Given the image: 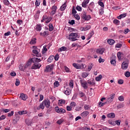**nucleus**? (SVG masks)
Segmentation results:
<instances>
[{
  "mask_svg": "<svg viewBox=\"0 0 130 130\" xmlns=\"http://www.w3.org/2000/svg\"><path fill=\"white\" fill-rule=\"evenodd\" d=\"M67 38L71 41H77L80 38V36L77 33H71Z\"/></svg>",
  "mask_w": 130,
  "mask_h": 130,
  "instance_id": "obj_1",
  "label": "nucleus"
},
{
  "mask_svg": "<svg viewBox=\"0 0 130 130\" xmlns=\"http://www.w3.org/2000/svg\"><path fill=\"white\" fill-rule=\"evenodd\" d=\"M79 82L81 87H82L84 90H87V89H88V83L86 80L84 79H81Z\"/></svg>",
  "mask_w": 130,
  "mask_h": 130,
  "instance_id": "obj_2",
  "label": "nucleus"
},
{
  "mask_svg": "<svg viewBox=\"0 0 130 130\" xmlns=\"http://www.w3.org/2000/svg\"><path fill=\"white\" fill-rule=\"evenodd\" d=\"M55 111L57 113H59V114H63V113H66V110L63 108H59L58 106L55 107Z\"/></svg>",
  "mask_w": 130,
  "mask_h": 130,
  "instance_id": "obj_3",
  "label": "nucleus"
},
{
  "mask_svg": "<svg viewBox=\"0 0 130 130\" xmlns=\"http://www.w3.org/2000/svg\"><path fill=\"white\" fill-rule=\"evenodd\" d=\"M128 68V59H126L121 64L122 70H126Z\"/></svg>",
  "mask_w": 130,
  "mask_h": 130,
  "instance_id": "obj_4",
  "label": "nucleus"
},
{
  "mask_svg": "<svg viewBox=\"0 0 130 130\" xmlns=\"http://www.w3.org/2000/svg\"><path fill=\"white\" fill-rule=\"evenodd\" d=\"M54 67V65L53 64H50L46 66V70H45V72H46V73H49L50 72H52L53 71V68Z\"/></svg>",
  "mask_w": 130,
  "mask_h": 130,
  "instance_id": "obj_5",
  "label": "nucleus"
},
{
  "mask_svg": "<svg viewBox=\"0 0 130 130\" xmlns=\"http://www.w3.org/2000/svg\"><path fill=\"white\" fill-rule=\"evenodd\" d=\"M81 18L85 21H89V20L91 19V16L87 15V13L86 12H84L81 15Z\"/></svg>",
  "mask_w": 130,
  "mask_h": 130,
  "instance_id": "obj_6",
  "label": "nucleus"
},
{
  "mask_svg": "<svg viewBox=\"0 0 130 130\" xmlns=\"http://www.w3.org/2000/svg\"><path fill=\"white\" fill-rule=\"evenodd\" d=\"M39 52H40V49L38 48H37L36 49L32 50V53H34V54H36L37 57H41V53Z\"/></svg>",
  "mask_w": 130,
  "mask_h": 130,
  "instance_id": "obj_7",
  "label": "nucleus"
},
{
  "mask_svg": "<svg viewBox=\"0 0 130 130\" xmlns=\"http://www.w3.org/2000/svg\"><path fill=\"white\" fill-rule=\"evenodd\" d=\"M105 50H106V49H105V48H100L97 49L96 52L98 54H103V53H104V52H105Z\"/></svg>",
  "mask_w": 130,
  "mask_h": 130,
  "instance_id": "obj_8",
  "label": "nucleus"
},
{
  "mask_svg": "<svg viewBox=\"0 0 130 130\" xmlns=\"http://www.w3.org/2000/svg\"><path fill=\"white\" fill-rule=\"evenodd\" d=\"M40 68H41V64H36V63H35L31 67V70H37L38 69H40Z\"/></svg>",
  "mask_w": 130,
  "mask_h": 130,
  "instance_id": "obj_9",
  "label": "nucleus"
},
{
  "mask_svg": "<svg viewBox=\"0 0 130 130\" xmlns=\"http://www.w3.org/2000/svg\"><path fill=\"white\" fill-rule=\"evenodd\" d=\"M43 103H44V105L47 108H49V106H50V101H49V100H46L43 101Z\"/></svg>",
  "mask_w": 130,
  "mask_h": 130,
  "instance_id": "obj_10",
  "label": "nucleus"
},
{
  "mask_svg": "<svg viewBox=\"0 0 130 130\" xmlns=\"http://www.w3.org/2000/svg\"><path fill=\"white\" fill-rule=\"evenodd\" d=\"M45 107V106L43 103V102L40 104V106H39L37 108V110H40V109H42V110H43V109H44Z\"/></svg>",
  "mask_w": 130,
  "mask_h": 130,
  "instance_id": "obj_11",
  "label": "nucleus"
},
{
  "mask_svg": "<svg viewBox=\"0 0 130 130\" xmlns=\"http://www.w3.org/2000/svg\"><path fill=\"white\" fill-rule=\"evenodd\" d=\"M89 0H84L83 3H82V7L83 8H87V5L89 4Z\"/></svg>",
  "mask_w": 130,
  "mask_h": 130,
  "instance_id": "obj_12",
  "label": "nucleus"
},
{
  "mask_svg": "<svg viewBox=\"0 0 130 130\" xmlns=\"http://www.w3.org/2000/svg\"><path fill=\"white\" fill-rule=\"evenodd\" d=\"M88 115H89V112L86 111L83 112L81 114V116H82V117H83V118L87 117Z\"/></svg>",
  "mask_w": 130,
  "mask_h": 130,
  "instance_id": "obj_13",
  "label": "nucleus"
},
{
  "mask_svg": "<svg viewBox=\"0 0 130 130\" xmlns=\"http://www.w3.org/2000/svg\"><path fill=\"white\" fill-rule=\"evenodd\" d=\"M107 116L108 118H114V117H115V114H114V113H109Z\"/></svg>",
  "mask_w": 130,
  "mask_h": 130,
  "instance_id": "obj_14",
  "label": "nucleus"
},
{
  "mask_svg": "<svg viewBox=\"0 0 130 130\" xmlns=\"http://www.w3.org/2000/svg\"><path fill=\"white\" fill-rule=\"evenodd\" d=\"M32 62L34 63H35V62H40L41 61V60L40 58L34 57L32 58Z\"/></svg>",
  "mask_w": 130,
  "mask_h": 130,
  "instance_id": "obj_15",
  "label": "nucleus"
},
{
  "mask_svg": "<svg viewBox=\"0 0 130 130\" xmlns=\"http://www.w3.org/2000/svg\"><path fill=\"white\" fill-rule=\"evenodd\" d=\"M107 42L110 45H113L115 43V41H114L113 39H110L108 40Z\"/></svg>",
  "mask_w": 130,
  "mask_h": 130,
  "instance_id": "obj_16",
  "label": "nucleus"
},
{
  "mask_svg": "<svg viewBox=\"0 0 130 130\" xmlns=\"http://www.w3.org/2000/svg\"><path fill=\"white\" fill-rule=\"evenodd\" d=\"M20 98L22 99V100L25 101L27 99V95H25L24 93H21L20 94Z\"/></svg>",
  "mask_w": 130,
  "mask_h": 130,
  "instance_id": "obj_17",
  "label": "nucleus"
},
{
  "mask_svg": "<svg viewBox=\"0 0 130 130\" xmlns=\"http://www.w3.org/2000/svg\"><path fill=\"white\" fill-rule=\"evenodd\" d=\"M126 17V13H124L120 14L119 16H117V19L120 20V19H123V18H125Z\"/></svg>",
  "mask_w": 130,
  "mask_h": 130,
  "instance_id": "obj_18",
  "label": "nucleus"
},
{
  "mask_svg": "<svg viewBox=\"0 0 130 130\" xmlns=\"http://www.w3.org/2000/svg\"><path fill=\"white\" fill-rule=\"evenodd\" d=\"M87 84H88L89 86H95L96 85V83L94 81L88 80L87 81Z\"/></svg>",
  "mask_w": 130,
  "mask_h": 130,
  "instance_id": "obj_19",
  "label": "nucleus"
},
{
  "mask_svg": "<svg viewBox=\"0 0 130 130\" xmlns=\"http://www.w3.org/2000/svg\"><path fill=\"white\" fill-rule=\"evenodd\" d=\"M64 93L66 95H69L72 93V90L69 88H66V90H65Z\"/></svg>",
  "mask_w": 130,
  "mask_h": 130,
  "instance_id": "obj_20",
  "label": "nucleus"
},
{
  "mask_svg": "<svg viewBox=\"0 0 130 130\" xmlns=\"http://www.w3.org/2000/svg\"><path fill=\"white\" fill-rule=\"evenodd\" d=\"M63 104H66V100H59L58 105H59V106H61L62 105H63Z\"/></svg>",
  "mask_w": 130,
  "mask_h": 130,
  "instance_id": "obj_21",
  "label": "nucleus"
},
{
  "mask_svg": "<svg viewBox=\"0 0 130 130\" xmlns=\"http://www.w3.org/2000/svg\"><path fill=\"white\" fill-rule=\"evenodd\" d=\"M27 113H28V111H27L26 110L20 111L18 112V114L19 115H23L24 114H27Z\"/></svg>",
  "mask_w": 130,
  "mask_h": 130,
  "instance_id": "obj_22",
  "label": "nucleus"
},
{
  "mask_svg": "<svg viewBox=\"0 0 130 130\" xmlns=\"http://www.w3.org/2000/svg\"><path fill=\"white\" fill-rule=\"evenodd\" d=\"M113 23L114 24H115V25H116V26H119V25L120 24V21H119V20L117 19H114L113 21Z\"/></svg>",
  "mask_w": 130,
  "mask_h": 130,
  "instance_id": "obj_23",
  "label": "nucleus"
},
{
  "mask_svg": "<svg viewBox=\"0 0 130 130\" xmlns=\"http://www.w3.org/2000/svg\"><path fill=\"white\" fill-rule=\"evenodd\" d=\"M48 18V16L46 14H44L42 17V20H41V22L43 23Z\"/></svg>",
  "mask_w": 130,
  "mask_h": 130,
  "instance_id": "obj_24",
  "label": "nucleus"
},
{
  "mask_svg": "<svg viewBox=\"0 0 130 130\" xmlns=\"http://www.w3.org/2000/svg\"><path fill=\"white\" fill-rule=\"evenodd\" d=\"M67 8V4L64 3L60 8V11H64Z\"/></svg>",
  "mask_w": 130,
  "mask_h": 130,
  "instance_id": "obj_25",
  "label": "nucleus"
},
{
  "mask_svg": "<svg viewBox=\"0 0 130 130\" xmlns=\"http://www.w3.org/2000/svg\"><path fill=\"white\" fill-rule=\"evenodd\" d=\"M36 38H32L31 41L29 42V44L33 45L36 44Z\"/></svg>",
  "mask_w": 130,
  "mask_h": 130,
  "instance_id": "obj_26",
  "label": "nucleus"
},
{
  "mask_svg": "<svg viewBox=\"0 0 130 130\" xmlns=\"http://www.w3.org/2000/svg\"><path fill=\"white\" fill-rule=\"evenodd\" d=\"M73 67L75 68V69H77L79 70V69H81V66H80V64L74 63L73 64Z\"/></svg>",
  "mask_w": 130,
  "mask_h": 130,
  "instance_id": "obj_27",
  "label": "nucleus"
},
{
  "mask_svg": "<svg viewBox=\"0 0 130 130\" xmlns=\"http://www.w3.org/2000/svg\"><path fill=\"white\" fill-rule=\"evenodd\" d=\"M81 76L82 78H87L89 76V73L87 72H83L82 73Z\"/></svg>",
  "mask_w": 130,
  "mask_h": 130,
  "instance_id": "obj_28",
  "label": "nucleus"
},
{
  "mask_svg": "<svg viewBox=\"0 0 130 130\" xmlns=\"http://www.w3.org/2000/svg\"><path fill=\"white\" fill-rule=\"evenodd\" d=\"M102 79V75H100L99 76H98L95 78V81H96V82H99V81H101Z\"/></svg>",
  "mask_w": 130,
  "mask_h": 130,
  "instance_id": "obj_29",
  "label": "nucleus"
},
{
  "mask_svg": "<svg viewBox=\"0 0 130 130\" xmlns=\"http://www.w3.org/2000/svg\"><path fill=\"white\" fill-rule=\"evenodd\" d=\"M32 62H33V60L32 58H29L28 60V61L27 62L26 64L30 67V66H31V64H32Z\"/></svg>",
  "mask_w": 130,
  "mask_h": 130,
  "instance_id": "obj_30",
  "label": "nucleus"
},
{
  "mask_svg": "<svg viewBox=\"0 0 130 130\" xmlns=\"http://www.w3.org/2000/svg\"><path fill=\"white\" fill-rule=\"evenodd\" d=\"M66 50H67V47L64 46L61 47L58 49L59 52L66 51Z\"/></svg>",
  "mask_w": 130,
  "mask_h": 130,
  "instance_id": "obj_31",
  "label": "nucleus"
},
{
  "mask_svg": "<svg viewBox=\"0 0 130 130\" xmlns=\"http://www.w3.org/2000/svg\"><path fill=\"white\" fill-rule=\"evenodd\" d=\"M41 29H42L41 24H37L36 25V29L37 30V31H40Z\"/></svg>",
  "mask_w": 130,
  "mask_h": 130,
  "instance_id": "obj_32",
  "label": "nucleus"
},
{
  "mask_svg": "<svg viewBox=\"0 0 130 130\" xmlns=\"http://www.w3.org/2000/svg\"><path fill=\"white\" fill-rule=\"evenodd\" d=\"M51 20H52V17H48L47 19L45 20L46 24H48V23H49Z\"/></svg>",
  "mask_w": 130,
  "mask_h": 130,
  "instance_id": "obj_33",
  "label": "nucleus"
},
{
  "mask_svg": "<svg viewBox=\"0 0 130 130\" xmlns=\"http://www.w3.org/2000/svg\"><path fill=\"white\" fill-rule=\"evenodd\" d=\"M111 64L115 67L116 66V61L115 59H112L110 61Z\"/></svg>",
  "mask_w": 130,
  "mask_h": 130,
  "instance_id": "obj_34",
  "label": "nucleus"
},
{
  "mask_svg": "<svg viewBox=\"0 0 130 130\" xmlns=\"http://www.w3.org/2000/svg\"><path fill=\"white\" fill-rule=\"evenodd\" d=\"M49 31L53 30V25H52V23L49 24Z\"/></svg>",
  "mask_w": 130,
  "mask_h": 130,
  "instance_id": "obj_35",
  "label": "nucleus"
},
{
  "mask_svg": "<svg viewBox=\"0 0 130 130\" xmlns=\"http://www.w3.org/2000/svg\"><path fill=\"white\" fill-rule=\"evenodd\" d=\"M124 107V105L122 103H121V104H119L117 106V108H118V109H120V108H123Z\"/></svg>",
  "mask_w": 130,
  "mask_h": 130,
  "instance_id": "obj_36",
  "label": "nucleus"
},
{
  "mask_svg": "<svg viewBox=\"0 0 130 130\" xmlns=\"http://www.w3.org/2000/svg\"><path fill=\"white\" fill-rule=\"evenodd\" d=\"M47 51V48H46V46L45 45V46H44L43 49L42 50L43 54H44V53H45Z\"/></svg>",
  "mask_w": 130,
  "mask_h": 130,
  "instance_id": "obj_37",
  "label": "nucleus"
},
{
  "mask_svg": "<svg viewBox=\"0 0 130 130\" xmlns=\"http://www.w3.org/2000/svg\"><path fill=\"white\" fill-rule=\"evenodd\" d=\"M87 8H89L93 10V9H94V3L93 2L90 3Z\"/></svg>",
  "mask_w": 130,
  "mask_h": 130,
  "instance_id": "obj_38",
  "label": "nucleus"
},
{
  "mask_svg": "<svg viewBox=\"0 0 130 130\" xmlns=\"http://www.w3.org/2000/svg\"><path fill=\"white\" fill-rule=\"evenodd\" d=\"M69 86L71 87V88H74V81H73V80H70Z\"/></svg>",
  "mask_w": 130,
  "mask_h": 130,
  "instance_id": "obj_39",
  "label": "nucleus"
},
{
  "mask_svg": "<svg viewBox=\"0 0 130 130\" xmlns=\"http://www.w3.org/2000/svg\"><path fill=\"white\" fill-rule=\"evenodd\" d=\"M93 68V64L92 63H90L89 65L88 66V72H90L91 70H92V68Z\"/></svg>",
  "mask_w": 130,
  "mask_h": 130,
  "instance_id": "obj_40",
  "label": "nucleus"
},
{
  "mask_svg": "<svg viewBox=\"0 0 130 130\" xmlns=\"http://www.w3.org/2000/svg\"><path fill=\"white\" fill-rule=\"evenodd\" d=\"M35 6L36 7H39L40 6V0H36Z\"/></svg>",
  "mask_w": 130,
  "mask_h": 130,
  "instance_id": "obj_41",
  "label": "nucleus"
},
{
  "mask_svg": "<svg viewBox=\"0 0 130 130\" xmlns=\"http://www.w3.org/2000/svg\"><path fill=\"white\" fill-rule=\"evenodd\" d=\"M107 103V102L102 103L101 102H99V105L100 107H102L104 105H105V104H106Z\"/></svg>",
  "mask_w": 130,
  "mask_h": 130,
  "instance_id": "obj_42",
  "label": "nucleus"
},
{
  "mask_svg": "<svg viewBox=\"0 0 130 130\" xmlns=\"http://www.w3.org/2000/svg\"><path fill=\"white\" fill-rule=\"evenodd\" d=\"M3 3L5 6H9L10 5V2L8 0H4Z\"/></svg>",
  "mask_w": 130,
  "mask_h": 130,
  "instance_id": "obj_43",
  "label": "nucleus"
},
{
  "mask_svg": "<svg viewBox=\"0 0 130 130\" xmlns=\"http://www.w3.org/2000/svg\"><path fill=\"white\" fill-rule=\"evenodd\" d=\"M90 28L91 26H90V25H87L83 28V30H84V31H87V30H89V29H90Z\"/></svg>",
  "mask_w": 130,
  "mask_h": 130,
  "instance_id": "obj_44",
  "label": "nucleus"
},
{
  "mask_svg": "<svg viewBox=\"0 0 130 130\" xmlns=\"http://www.w3.org/2000/svg\"><path fill=\"white\" fill-rule=\"evenodd\" d=\"M54 57V56H50L48 59V62H51V61L53 59Z\"/></svg>",
  "mask_w": 130,
  "mask_h": 130,
  "instance_id": "obj_45",
  "label": "nucleus"
},
{
  "mask_svg": "<svg viewBox=\"0 0 130 130\" xmlns=\"http://www.w3.org/2000/svg\"><path fill=\"white\" fill-rule=\"evenodd\" d=\"M117 55L119 60H120L121 59V53L120 52H118Z\"/></svg>",
  "mask_w": 130,
  "mask_h": 130,
  "instance_id": "obj_46",
  "label": "nucleus"
},
{
  "mask_svg": "<svg viewBox=\"0 0 130 130\" xmlns=\"http://www.w3.org/2000/svg\"><path fill=\"white\" fill-rule=\"evenodd\" d=\"M19 68L20 71H21L22 72H24V71H25V68L24 67V66L20 65Z\"/></svg>",
  "mask_w": 130,
  "mask_h": 130,
  "instance_id": "obj_47",
  "label": "nucleus"
},
{
  "mask_svg": "<svg viewBox=\"0 0 130 130\" xmlns=\"http://www.w3.org/2000/svg\"><path fill=\"white\" fill-rule=\"evenodd\" d=\"M72 14L73 15H76V14H77V11L75 9V6H73L72 8Z\"/></svg>",
  "mask_w": 130,
  "mask_h": 130,
  "instance_id": "obj_48",
  "label": "nucleus"
},
{
  "mask_svg": "<svg viewBox=\"0 0 130 130\" xmlns=\"http://www.w3.org/2000/svg\"><path fill=\"white\" fill-rule=\"evenodd\" d=\"M72 109H73V107L71 106H68L67 107V110L68 111H72Z\"/></svg>",
  "mask_w": 130,
  "mask_h": 130,
  "instance_id": "obj_49",
  "label": "nucleus"
},
{
  "mask_svg": "<svg viewBox=\"0 0 130 130\" xmlns=\"http://www.w3.org/2000/svg\"><path fill=\"white\" fill-rule=\"evenodd\" d=\"M124 75L125 77H126V78H129V77H130V72L128 71L125 72Z\"/></svg>",
  "mask_w": 130,
  "mask_h": 130,
  "instance_id": "obj_50",
  "label": "nucleus"
},
{
  "mask_svg": "<svg viewBox=\"0 0 130 130\" xmlns=\"http://www.w3.org/2000/svg\"><path fill=\"white\" fill-rule=\"evenodd\" d=\"M118 100L121 102L124 101V98H123V96L121 95L119 96Z\"/></svg>",
  "mask_w": 130,
  "mask_h": 130,
  "instance_id": "obj_51",
  "label": "nucleus"
},
{
  "mask_svg": "<svg viewBox=\"0 0 130 130\" xmlns=\"http://www.w3.org/2000/svg\"><path fill=\"white\" fill-rule=\"evenodd\" d=\"M40 35H41V36H43V37H46L47 36H48L49 34L48 33H41Z\"/></svg>",
  "mask_w": 130,
  "mask_h": 130,
  "instance_id": "obj_52",
  "label": "nucleus"
},
{
  "mask_svg": "<svg viewBox=\"0 0 130 130\" xmlns=\"http://www.w3.org/2000/svg\"><path fill=\"white\" fill-rule=\"evenodd\" d=\"M17 23L18 24V25H19V26H20V25H22V24H23V21L22 20H18L17 21Z\"/></svg>",
  "mask_w": 130,
  "mask_h": 130,
  "instance_id": "obj_53",
  "label": "nucleus"
},
{
  "mask_svg": "<svg viewBox=\"0 0 130 130\" xmlns=\"http://www.w3.org/2000/svg\"><path fill=\"white\" fill-rule=\"evenodd\" d=\"M80 69H81V70H83V69H85L87 66L85 64L82 63L81 65H80Z\"/></svg>",
  "mask_w": 130,
  "mask_h": 130,
  "instance_id": "obj_54",
  "label": "nucleus"
},
{
  "mask_svg": "<svg viewBox=\"0 0 130 130\" xmlns=\"http://www.w3.org/2000/svg\"><path fill=\"white\" fill-rule=\"evenodd\" d=\"M54 87H58L59 86V82L58 81H56L54 83Z\"/></svg>",
  "mask_w": 130,
  "mask_h": 130,
  "instance_id": "obj_55",
  "label": "nucleus"
},
{
  "mask_svg": "<svg viewBox=\"0 0 130 130\" xmlns=\"http://www.w3.org/2000/svg\"><path fill=\"white\" fill-rule=\"evenodd\" d=\"M20 85V80L18 79H16L15 85L19 86Z\"/></svg>",
  "mask_w": 130,
  "mask_h": 130,
  "instance_id": "obj_56",
  "label": "nucleus"
},
{
  "mask_svg": "<svg viewBox=\"0 0 130 130\" xmlns=\"http://www.w3.org/2000/svg\"><path fill=\"white\" fill-rule=\"evenodd\" d=\"M52 11H55L56 12V10H57V7L55 6H53L51 8Z\"/></svg>",
  "mask_w": 130,
  "mask_h": 130,
  "instance_id": "obj_57",
  "label": "nucleus"
},
{
  "mask_svg": "<svg viewBox=\"0 0 130 130\" xmlns=\"http://www.w3.org/2000/svg\"><path fill=\"white\" fill-rule=\"evenodd\" d=\"M122 46V45L119 43H118L116 45L115 47L116 48H120Z\"/></svg>",
  "mask_w": 130,
  "mask_h": 130,
  "instance_id": "obj_58",
  "label": "nucleus"
},
{
  "mask_svg": "<svg viewBox=\"0 0 130 130\" xmlns=\"http://www.w3.org/2000/svg\"><path fill=\"white\" fill-rule=\"evenodd\" d=\"M58 58H59V55L58 54H56L54 56V59L55 60L57 61L58 60Z\"/></svg>",
  "mask_w": 130,
  "mask_h": 130,
  "instance_id": "obj_59",
  "label": "nucleus"
},
{
  "mask_svg": "<svg viewBox=\"0 0 130 130\" xmlns=\"http://www.w3.org/2000/svg\"><path fill=\"white\" fill-rule=\"evenodd\" d=\"M98 4L99 6L102 7V8H104V4L102 2H98Z\"/></svg>",
  "mask_w": 130,
  "mask_h": 130,
  "instance_id": "obj_60",
  "label": "nucleus"
},
{
  "mask_svg": "<svg viewBox=\"0 0 130 130\" xmlns=\"http://www.w3.org/2000/svg\"><path fill=\"white\" fill-rule=\"evenodd\" d=\"M74 16L75 17L76 20H80V16L78 14H74Z\"/></svg>",
  "mask_w": 130,
  "mask_h": 130,
  "instance_id": "obj_61",
  "label": "nucleus"
},
{
  "mask_svg": "<svg viewBox=\"0 0 130 130\" xmlns=\"http://www.w3.org/2000/svg\"><path fill=\"white\" fill-rule=\"evenodd\" d=\"M76 10H77V11H78L79 12H81V11H82V7L80 6H77L76 8Z\"/></svg>",
  "mask_w": 130,
  "mask_h": 130,
  "instance_id": "obj_62",
  "label": "nucleus"
},
{
  "mask_svg": "<svg viewBox=\"0 0 130 130\" xmlns=\"http://www.w3.org/2000/svg\"><path fill=\"white\" fill-rule=\"evenodd\" d=\"M12 115H14V111H11L10 113L8 114V117H11Z\"/></svg>",
  "mask_w": 130,
  "mask_h": 130,
  "instance_id": "obj_63",
  "label": "nucleus"
},
{
  "mask_svg": "<svg viewBox=\"0 0 130 130\" xmlns=\"http://www.w3.org/2000/svg\"><path fill=\"white\" fill-rule=\"evenodd\" d=\"M118 83L119 85H122V84H123V80L122 79L119 80L118 81Z\"/></svg>",
  "mask_w": 130,
  "mask_h": 130,
  "instance_id": "obj_64",
  "label": "nucleus"
}]
</instances>
